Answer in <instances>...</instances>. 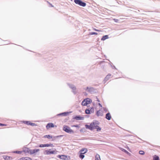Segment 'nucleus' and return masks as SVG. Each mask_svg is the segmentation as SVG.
<instances>
[{"mask_svg": "<svg viewBox=\"0 0 160 160\" xmlns=\"http://www.w3.org/2000/svg\"><path fill=\"white\" fill-rule=\"evenodd\" d=\"M99 122L97 121H95L91 122L90 125H86L85 126L86 128L90 130H93L95 129H97V131L99 132L101 131V129L98 125H99Z\"/></svg>", "mask_w": 160, "mask_h": 160, "instance_id": "nucleus-1", "label": "nucleus"}, {"mask_svg": "<svg viewBox=\"0 0 160 160\" xmlns=\"http://www.w3.org/2000/svg\"><path fill=\"white\" fill-rule=\"evenodd\" d=\"M63 130L66 132L70 134L74 133V131L68 126L64 125L63 127Z\"/></svg>", "mask_w": 160, "mask_h": 160, "instance_id": "nucleus-2", "label": "nucleus"}, {"mask_svg": "<svg viewBox=\"0 0 160 160\" xmlns=\"http://www.w3.org/2000/svg\"><path fill=\"white\" fill-rule=\"evenodd\" d=\"M92 102V100L89 98L84 99L82 102V104L83 106H86L90 104Z\"/></svg>", "mask_w": 160, "mask_h": 160, "instance_id": "nucleus-3", "label": "nucleus"}, {"mask_svg": "<svg viewBox=\"0 0 160 160\" xmlns=\"http://www.w3.org/2000/svg\"><path fill=\"white\" fill-rule=\"evenodd\" d=\"M74 1L76 4H78L80 6L85 7L86 5V3L82 2L81 0H74Z\"/></svg>", "mask_w": 160, "mask_h": 160, "instance_id": "nucleus-4", "label": "nucleus"}, {"mask_svg": "<svg viewBox=\"0 0 160 160\" xmlns=\"http://www.w3.org/2000/svg\"><path fill=\"white\" fill-rule=\"evenodd\" d=\"M56 152L55 151H51V149H48L45 150L44 152V154L49 155L51 154H56Z\"/></svg>", "mask_w": 160, "mask_h": 160, "instance_id": "nucleus-5", "label": "nucleus"}, {"mask_svg": "<svg viewBox=\"0 0 160 160\" xmlns=\"http://www.w3.org/2000/svg\"><path fill=\"white\" fill-rule=\"evenodd\" d=\"M58 157L64 160H68L70 159L69 156L64 155H59Z\"/></svg>", "mask_w": 160, "mask_h": 160, "instance_id": "nucleus-6", "label": "nucleus"}, {"mask_svg": "<svg viewBox=\"0 0 160 160\" xmlns=\"http://www.w3.org/2000/svg\"><path fill=\"white\" fill-rule=\"evenodd\" d=\"M39 147L41 148L45 147H53V146L52 144H40L39 145Z\"/></svg>", "mask_w": 160, "mask_h": 160, "instance_id": "nucleus-7", "label": "nucleus"}, {"mask_svg": "<svg viewBox=\"0 0 160 160\" xmlns=\"http://www.w3.org/2000/svg\"><path fill=\"white\" fill-rule=\"evenodd\" d=\"M88 152V149L86 148H82L79 151V153L84 154L87 152Z\"/></svg>", "mask_w": 160, "mask_h": 160, "instance_id": "nucleus-8", "label": "nucleus"}, {"mask_svg": "<svg viewBox=\"0 0 160 160\" xmlns=\"http://www.w3.org/2000/svg\"><path fill=\"white\" fill-rule=\"evenodd\" d=\"M55 127H56L57 126L54 125L52 123H49L47 125L46 128L47 129H48L50 128H53Z\"/></svg>", "mask_w": 160, "mask_h": 160, "instance_id": "nucleus-9", "label": "nucleus"}, {"mask_svg": "<svg viewBox=\"0 0 160 160\" xmlns=\"http://www.w3.org/2000/svg\"><path fill=\"white\" fill-rule=\"evenodd\" d=\"M39 151V149H32L30 150V152L31 154H33Z\"/></svg>", "mask_w": 160, "mask_h": 160, "instance_id": "nucleus-10", "label": "nucleus"}, {"mask_svg": "<svg viewBox=\"0 0 160 160\" xmlns=\"http://www.w3.org/2000/svg\"><path fill=\"white\" fill-rule=\"evenodd\" d=\"M101 110L99 109V110L97 112L96 114L98 116H102L103 115V113Z\"/></svg>", "mask_w": 160, "mask_h": 160, "instance_id": "nucleus-11", "label": "nucleus"}, {"mask_svg": "<svg viewBox=\"0 0 160 160\" xmlns=\"http://www.w3.org/2000/svg\"><path fill=\"white\" fill-rule=\"evenodd\" d=\"M94 160H101L100 155L98 154H96L95 156Z\"/></svg>", "mask_w": 160, "mask_h": 160, "instance_id": "nucleus-12", "label": "nucleus"}, {"mask_svg": "<svg viewBox=\"0 0 160 160\" xmlns=\"http://www.w3.org/2000/svg\"><path fill=\"white\" fill-rule=\"evenodd\" d=\"M68 85L69 87L72 89L73 92H74L75 90L76 89V88L75 86L71 84H68Z\"/></svg>", "mask_w": 160, "mask_h": 160, "instance_id": "nucleus-13", "label": "nucleus"}, {"mask_svg": "<svg viewBox=\"0 0 160 160\" xmlns=\"http://www.w3.org/2000/svg\"><path fill=\"white\" fill-rule=\"evenodd\" d=\"M75 118L78 120H83L84 119L83 117L80 116H76L75 117Z\"/></svg>", "mask_w": 160, "mask_h": 160, "instance_id": "nucleus-14", "label": "nucleus"}, {"mask_svg": "<svg viewBox=\"0 0 160 160\" xmlns=\"http://www.w3.org/2000/svg\"><path fill=\"white\" fill-rule=\"evenodd\" d=\"M3 158L5 160H9L11 158L10 157L5 155L3 156Z\"/></svg>", "mask_w": 160, "mask_h": 160, "instance_id": "nucleus-15", "label": "nucleus"}, {"mask_svg": "<svg viewBox=\"0 0 160 160\" xmlns=\"http://www.w3.org/2000/svg\"><path fill=\"white\" fill-rule=\"evenodd\" d=\"M106 118L108 120H110L111 118V116L109 113H108L106 114Z\"/></svg>", "mask_w": 160, "mask_h": 160, "instance_id": "nucleus-16", "label": "nucleus"}, {"mask_svg": "<svg viewBox=\"0 0 160 160\" xmlns=\"http://www.w3.org/2000/svg\"><path fill=\"white\" fill-rule=\"evenodd\" d=\"M43 137L45 138H48V139H51L52 138V136L49 135H45Z\"/></svg>", "mask_w": 160, "mask_h": 160, "instance_id": "nucleus-17", "label": "nucleus"}, {"mask_svg": "<svg viewBox=\"0 0 160 160\" xmlns=\"http://www.w3.org/2000/svg\"><path fill=\"white\" fill-rule=\"evenodd\" d=\"M153 160H160L159 158L157 155H154L153 156Z\"/></svg>", "mask_w": 160, "mask_h": 160, "instance_id": "nucleus-18", "label": "nucleus"}, {"mask_svg": "<svg viewBox=\"0 0 160 160\" xmlns=\"http://www.w3.org/2000/svg\"><path fill=\"white\" fill-rule=\"evenodd\" d=\"M108 35H105L103 36L101 38V40L104 41L107 39L108 38Z\"/></svg>", "mask_w": 160, "mask_h": 160, "instance_id": "nucleus-19", "label": "nucleus"}, {"mask_svg": "<svg viewBox=\"0 0 160 160\" xmlns=\"http://www.w3.org/2000/svg\"><path fill=\"white\" fill-rule=\"evenodd\" d=\"M92 89H93V88H89L88 87H87L86 89V90L87 91H89V92L91 91L92 90Z\"/></svg>", "mask_w": 160, "mask_h": 160, "instance_id": "nucleus-20", "label": "nucleus"}, {"mask_svg": "<svg viewBox=\"0 0 160 160\" xmlns=\"http://www.w3.org/2000/svg\"><path fill=\"white\" fill-rule=\"evenodd\" d=\"M79 157L81 159H83L85 157V156L84 154L80 153Z\"/></svg>", "mask_w": 160, "mask_h": 160, "instance_id": "nucleus-21", "label": "nucleus"}, {"mask_svg": "<svg viewBox=\"0 0 160 160\" xmlns=\"http://www.w3.org/2000/svg\"><path fill=\"white\" fill-rule=\"evenodd\" d=\"M70 113H71V112H65L61 113L60 115H63V116H66L67 115H68V114H69Z\"/></svg>", "mask_w": 160, "mask_h": 160, "instance_id": "nucleus-22", "label": "nucleus"}, {"mask_svg": "<svg viewBox=\"0 0 160 160\" xmlns=\"http://www.w3.org/2000/svg\"><path fill=\"white\" fill-rule=\"evenodd\" d=\"M85 113L87 114H89L91 113L90 110L89 109H86L85 110Z\"/></svg>", "mask_w": 160, "mask_h": 160, "instance_id": "nucleus-23", "label": "nucleus"}, {"mask_svg": "<svg viewBox=\"0 0 160 160\" xmlns=\"http://www.w3.org/2000/svg\"><path fill=\"white\" fill-rule=\"evenodd\" d=\"M139 153L141 155H143L145 154V152L143 151H140L139 152Z\"/></svg>", "mask_w": 160, "mask_h": 160, "instance_id": "nucleus-24", "label": "nucleus"}, {"mask_svg": "<svg viewBox=\"0 0 160 160\" xmlns=\"http://www.w3.org/2000/svg\"><path fill=\"white\" fill-rule=\"evenodd\" d=\"M90 110L91 113H93L94 112V108L92 107L91 108L90 110Z\"/></svg>", "mask_w": 160, "mask_h": 160, "instance_id": "nucleus-25", "label": "nucleus"}, {"mask_svg": "<svg viewBox=\"0 0 160 160\" xmlns=\"http://www.w3.org/2000/svg\"><path fill=\"white\" fill-rule=\"evenodd\" d=\"M13 152L14 153H17L20 154L22 153V151H14Z\"/></svg>", "mask_w": 160, "mask_h": 160, "instance_id": "nucleus-26", "label": "nucleus"}, {"mask_svg": "<svg viewBox=\"0 0 160 160\" xmlns=\"http://www.w3.org/2000/svg\"><path fill=\"white\" fill-rule=\"evenodd\" d=\"M111 76V75H108L105 78V79L106 80H108L109 77Z\"/></svg>", "mask_w": 160, "mask_h": 160, "instance_id": "nucleus-27", "label": "nucleus"}, {"mask_svg": "<svg viewBox=\"0 0 160 160\" xmlns=\"http://www.w3.org/2000/svg\"><path fill=\"white\" fill-rule=\"evenodd\" d=\"M122 150L128 154H129V153L127 151H126V150L124 149H122Z\"/></svg>", "mask_w": 160, "mask_h": 160, "instance_id": "nucleus-28", "label": "nucleus"}, {"mask_svg": "<svg viewBox=\"0 0 160 160\" xmlns=\"http://www.w3.org/2000/svg\"><path fill=\"white\" fill-rule=\"evenodd\" d=\"M24 123L27 124V125H30V122L29 121H24Z\"/></svg>", "mask_w": 160, "mask_h": 160, "instance_id": "nucleus-29", "label": "nucleus"}, {"mask_svg": "<svg viewBox=\"0 0 160 160\" xmlns=\"http://www.w3.org/2000/svg\"><path fill=\"white\" fill-rule=\"evenodd\" d=\"M90 35H97V34H98V33L95 32H91L90 33Z\"/></svg>", "mask_w": 160, "mask_h": 160, "instance_id": "nucleus-30", "label": "nucleus"}, {"mask_svg": "<svg viewBox=\"0 0 160 160\" xmlns=\"http://www.w3.org/2000/svg\"><path fill=\"white\" fill-rule=\"evenodd\" d=\"M25 160H32V159L28 157H25Z\"/></svg>", "mask_w": 160, "mask_h": 160, "instance_id": "nucleus-31", "label": "nucleus"}, {"mask_svg": "<svg viewBox=\"0 0 160 160\" xmlns=\"http://www.w3.org/2000/svg\"><path fill=\"white\" fill-rule=\"evenodd\" d=\"M72 127H75L77 128H79L80 127L79 125H72Z\"/></svg>", "mask_w": 160, "mask_h": 160, "instance_id": "nucleus-32", "label": "nucleus"}, {"mask_svg": "<svg viewBox=\"0 0 160 160\" xmlns=\"http://www.w3.org/2000/svg\"><path fill=\"white\" fill-rule=\"evenodd\" d=\"M98 105L99 107V109H101L102 108V106L100 103H98Z\"/></svg>", "mask_w": 160, "mask_h": 160, "instance_id": "nucleus-33", "label": "nucleus"}, {"mask_svg": "<svg viewBox=\"0 0 160 160\" xmlns=\"http://www.w3.org/2000/svg\"><path fill=\"white\" fill-rule=\"evenodd\" d=\"M30 125L32 126H34L36 125V124L33 123H30Z\"/></svg>", "mask_w": 160, "mask_h": 160, "instance_id": "nucleus-34", "label": "nucleus"}, {"mask_svg": "<svg viewBox=\"0 0 160 160\" xmlns=\"http://www.w3.org/2000/svg\"><path fill=\"white\" fill-rule=\"evenodd\" d=\"M114 20L115 22H118V20L116 19H114Z\"/></svg>", "mask_w": 160, "mask_h": 160, "instance_id": "nucleus-35", "label": "nucleus"}, {"mask_svg": "<svg viewBox=\"0 0 160 160\" xmlns=\"http://www.w3.org/2000/svg\"><path fill=\"white\" fill-rule=\"evenodd\" d=\"M94 30L95 31H100V30H98L96 29H94Z\"/></svg>", "mask_w": 160, "mask_h": 160, "instance_id": "nucleus-36", "label": "nucleus"}, {"mask_svg": "<svg viewBox=\"0 0 160 160\" xmlns=\"http://www.w3.org/2000/svg\"><path fill=\"white\" fill-rule=\"evenodd\" d=\"M0 125L1 126H4V125L1 123H0Z\"/></svg>", "mask_w": 160, "mask_h": 160, "instance_id": "nucleus-37", "label": "nucleus"}, {"mask_svg": "<svg viewBox=\"0 0 160 160\" xmlns=\"http://www.w3.org/2000/svg\"><path fill=\"white\" fill-rule=\"evenodd\" d=\"M59 137V136H57V137Z\"/></svg>", "mask_w": 160, "mask_h": 160, "instance_id": "nucleus-38", "label": "nucleus"}, {"mask_svg": "<svg viewBox=\"0 0 160 160\" xmlns=\"http://www.w3.org/2000/svg\"><path fill=\"white\" fill-rule=\"evenodd\" d=\"M71 0V1H72V0Z\"/></svg>", "mask_w": 160, "mask_h": 160, "instance_id": "nucleus-39", "label": "nucleus"}]
</instances>
